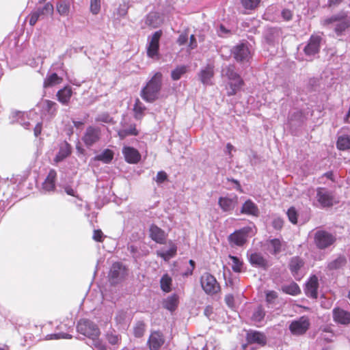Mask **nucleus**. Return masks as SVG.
Masks as SVG:
<instances>
[{"label":"nucleus","mask_w":350,"mask_h":350,"mask_svg":"<svg viewBox=\"0 0 350 350\" xmlns=\"http://www.w3.org/2000/svg\"><path fill=\"white\" fill-rule=\"evenodd\" d=\"M282 16L286 21H290L292 18L293 14L290 10L284 9L282 12Z\"/></svg>","instance_id":"obj_63"},{"label":"nucleus","mask_w":350,"mask_h":350,"mask_svg":"<svg viewBox=\"0 0 350 350\" xmlns=\"http://www.w3.org/2000/svg\"><path fill=\"white\" fill-rule=\"evenodd\" d=\"M122 153L125 160L129 163H137L141 159V155L137 150L134 148L126 146L122 149Z\"/></svg>","instance_id":"obj_19"},{"label":"nucleus","mask_w":350,"mask_h":350,"mask_svg":"<svg viewBox=\"0 0 350 350\" xmlns=\"http://www.w3.org/2000/svg\"><path fill=\"white\" fill-rule=\"evenodd\" d=\"M100 10V0H90V11L93 14H97Z\"/></svg>","instance_id":"obj_51"},{"label":"nucleus","mask_w":350,"mask_h":350,"mask_svg":"<svg viewBox=\"0 0 350 350\" xmlns=\"http://www.w3.org/2000/svg\"><path fill=\"white\" fill-rule=\"evenodd\" d=\"M167 178V174L163 171L157 173L155 180L157 183H162Z\"/></svg>","instance_id":"obj_58"},{"label":"nucleus","mask_w":350,"mask_h":350,"mask_svg":"<svg viewBox=\"0 0 350 350\" xmlns=\"http://www.w3.org/2000/svg\"><path fill=\"white\" fill-rule=\"evenodd\" d=\"M247 257L253 267L266 270L269 266L268 260L260 252H248Z\"/></svg>","instance_id":"obj_15"},{"label":"nucleus","mask_w":350,"mask_h":350,"mask_svg":"<svg viewBox=\"0 0 350 350\" xmlns=\"http://www.w3.org/2000/svg\"><path fill=\"white\" fill-rule=\"evenodd\" d=\"M126 318V312L123 310H120L117 312L115 319L118 324H122L124 323Z\"/></svg>","instance_id":"obj_54"},{"label":"nucleus","mask_w":350,"mask_h":350,"mask_svg":"<svg viewBox=\"0 0 350 350\" xmlns=\"http://www.w3.org/2000/svg\"><path fill=\"white\" fill-rule=\"evenodd\" d=\"M178 303V297L176 295H173L164 299L163 306L165 309L172 312L177 308Z\"/></svg>","instance_id":"obj_29"},{"label":"nucleus","mask_w":350,"mask_h":350,"mask_svg":"<svg viewBox=\"0 0 350 350\" xmlns=\"http://www.w3.org/2000/svg\"><path fill=\"white\" fill-rule=\"evenodd\" d=\"M188 40V34L187 32L182 33L177 39V43L181 46L184 45Z\"/></svg>","instance_id":"obj_59"},{"label":"nucleus","mask_w":350,"mask_h":350,"mask_svg":"<svg viewBox=\"0 0 350 350\" xmlns=\"http://www.w3.org/2000/svg\"><path fill=\"white\" fill-rule=\"evenodd\" d=\"M250 228H243L241 229L235 230L233 233L228 237V241L231 247H242L247 241L248 234Z\"/></svg>","instance_id":"obj_10"},{"label":"nucleus","mask_w":350,"mask_h":350,"mask_svg":"<svg viewBox=\"0 0 350 350\" xmlns=\"http://www.w3.org/2000/svg\"><path fill=\"white\" fill-rule=\"evenodd\" d=\"M62 82V78L59 77L56 73H53L45 78L43 86L46 88L59 84Z\"/></svg>","instance_id":"obj_30"},{"label":"nucleus","mask_w":350,"mask_h":350,"mask_svg":"<svg viewBox=\"0 0 350 350\" xmlns=\"http://www.w3.org/2000/svg\"><path fill=\"white\" fill-rule=\"evenodd\" d=\"M70 6L66 2H59L57 4V11L63 16H67L69 13Z\"/></svg>","instance_id":"obj_48"},{"label":"nucleus","mask_w":350,"mask_h":350,"mask_svg":"<svg viewBox=\"0 0 350 350\" xmlns=\"http://www.w3.org/2000/svg\"><path fill=\"white\" fill-rule=\"evenodd\" d=\"M333 23H336L335 32L337 35H340L350 27V18L348 17L347 12L341 11L321 21V24L323 26H327Z\"/></svg>","instance_id":"obj_3"},{"label":"nucleus","mask_w":350,"mask_h":350,"mask_svg":"<svg viewBox=\"0 0 350 350\" xmlns=\"http://www.w3.org/2000/svg\"><path fill=\"white\" fill-rule=\"evenodd\" d=\"M231 53L238 62H247L251 57V52L247 42H241L235 45L231 50Z\"/></svg>","instance_id":"obj_11"},{"label":"nucleus","mask_w":350,"mask_h":350,"mask_svg":"<svg viewBox=\"0 0 350 350\" xmlns=\"http://www.w3.org/2000/svg\"><path fill=\"white\" fill-rule=\"evenodd\" d=\"M161 288L166 293L171 291L172 278L167 275L165 274L162 276L160 280Z\"/></svg>","instance_id":"obj_41"},{"label":"nucleus","mask_w":350,"mask_h":350,"mask_svg":"<svg viewBox=\"0 0 350 350\" xmlns=\"http://www.w3.org/2000/svg\"><path fill=\"white\" fill-rule=\"evenodd\" d=\"M319 288L318 278L316 275H312L310 278L309 280L306 285V294L307 296L312 298H317V289Z\"/></svg>","instance_id":"obj_17"},{"label":"nucleus","mask_w":350,"mask_h":350,"mask_svg":"<svg viewBox=\"0 0 350 350\" xmlns=\"http://www.w3.org/2000/svg\"><path fill=\"white\" fill-rule=\"evenodd\" d=\"M70 154V149L68 144L65 145L64 147H62L58 152V154L56 155L54 161L57 163L63 159H64L66 157H67Z\"/></svg>","instance_id":"obj_42"},{"label":"nucleus","mask_w":350,"mask_h":350,"mask_svg":"<svg viewBox=\"0 0 350 350\" xmlns=\"http://www.w3.org/2000/svg\"><path fill=\"white\" fill-rule=\"evenodd\" d=\"M29 25L31 26H34L37 23L38 20L40 18L39 12H32L29 15Z\"/></svg>","instance_id":"obj_57"},{"label":"nucleus","mask_w":350,"mask_h":350,"mask_svg":"<svg viewBox=\"0 0 350 350\" xmlns=\"http://www.w3.org/2000/svg\"><path fill=\"white\" fill-rule=\"evenodd\" d=\"M310 327V319L307 316L300 317L291 322L288 329L295 336H301L306 333Z\"/></svg>","instance_id":"obj_7"},{"label":"nucleus","mask_w":350,"mask_h":350,"mask_svg":"<svg viewBox=\"0 0 350 350\" xmlns=\"http://www.w3.org/2000/svg\"><path fill=\"white\" fill-rule=\"evenodd\" d=\"M247 340L249 343H256L264 346L267 343V337L265 334L258 331H250L247 334Z\"/></svg>","instance_id":"obj_21"},{"label":"nucleus","mask_w":350,"mask_h":350,"mask_svg":"<svg viewBox=\"0 0 350 350\" xmlns=\"http://www.w3.org/2000/svg\"><path fill=\"white\" fill-rule=\"evenodd\" d=\"M322 38L319 35H312L308 44L304 49V53L307 56H314L317 54L320 50V45Z\"/></svg>","instance_id":"obj_13"},{"label":"nucleus","mask_w":350,"mask_h":350,"mask_svg":"<svg viewBox=\"0 0 350 350\" xmlns=\"http://www.w3.org/2000/svg\"><path fill=\"white\" fill-rule=\"evenodd\" d=\"M316 198L321 206L323 208L331 207L336 203L333 193L325 188H317Z\"/></svg>","instance_id":"obj_12"},{"label":"nucleus","mask_w":350,"mask_h":350,"mask_svg":"<svg viewBox=\"0 0 350 350\" xmlns=\"http://www.w3.org/2000/svg\"><path fill=\"white\" fill-rule=\"evenodd\" d=\"M221 75L229 81L230 90L228 95H235L244 83L241 76L237 72L235 66L230 64L223 68Z\"/></svg>","instance_id":"obj_2"},{"label":"nucleus","mask_w":350,"mask_h":350,"mask_svg":"<svg viewBox=\"0 0 350 350\" xmlns=\"http://www.w3.org/2000/svg\"><path fill=\"white\" fill-rule=\"evenodd\" d=\"M200 284L204 292L210 295H215L221 290L220 285L216 278L207 272L201 276Z\"/></svg>","instance_id":"obj_5"},{"label":"nucleus","mask_w":350,"mask_h":350,"mask_svg":"<svg viewBox=\"0 0 350 350\" xmlns=\"http://www.w3.org/2000/svg\"><path fill=\"white\" fill-rule=\"evenodd\" d=\"M218 204L224 211H231L237 205V197L235 196L232 198L228 197H220L219 198Z\"/></svg>","instance_id":"obj_22"},{"label":"nucleus","mask_w":350,"mask_h":350,"mask_svg":"<svg viewBox=\"0 0 350 350\" xmlns=\"http://www.w3.org/2000/svg\"><path fill=\"white\" fill-rule=\"evenodd\" d=\"M120 139H124L129 135H137L138 132L135 128V125H131L129 129H121L118 132Z\"/></svg>","instance_id":"obj_39"},{"label":"nucleus","mask_w":350,"mask_h":350,"mask_svg":"<svg viewBox=\"0 0 350 350\" xmlns=\"http://www.w3.org/2000/svg\"><path fill=\"white\" fill-rule=\"evenodd\" d=\"M106 338L108 340V342L111 345L118 344L120 340L119 336L113 333H107L106 335Z\"/></svg>","instance_id":"obj_55"},{"label":"nucleus","mask_w":350,"mask_h":350,"mask_svg":"<svg viewBox=\"0 0 350 350\" xmlns=\"http://www.w3.org/2000/svg\"><path fill=\"white\" fill-rule=\"evenodd\" d=\"M229 258L232 260L231 267L233 271L239 273L241 272L243 266V262L239 258L234 256L229 255Z\"/></svg>","instance_id":"obj_43"},{"label":"nucleus","mask_w":350,"mask_h":350,"mask_svg":"<svg viewBox=\"0 0 350 350\" xmlns=\"http://www.w3.org/2000/svg\"><path fill=\"white\" fill-rule=\"evenodd\" d=\"M148 342L150 350H157L163 344L164 340L160 332H154L150 334Z\"/></svg>","instance_id":"obj_24"},{"label":"nucleus","mask_w":350,"mask_h":350,"mask_svg":"<svg viewBox=\"0 0 350 350\" xmlns=\"http://www.w3.org/2000/svg\"><path fill=\"white\" fill-rule=\"evenodd\" d=\"M304 262L300 257L294 256L291 258L288 264V267L291 274L295 279L299 280L302 277L300 271L301 268L304 267Z\"/></svg>","instance_id":"obj_16"},{"label":"nucleus","mask_w":350,"mask_h":350,"mask_svg":"<svg viewBox=\"0 0 350 350\" xmlns=\"http://www.w3.org/2000/svg\"><path fill=\"white\" fill-rule=\"evenodd\" d=\"M198 46L197 41L194 35H191L189 37V43L188 47L189 49L192 50L196 49Z\"/></svg>","instance_id":"obj_64"},{"label":"nucleus","mask_w":350,"mask_h":350,"mask_svg":"<svg viewBox=\"0 0 350 350\" xmlns=\"http://www.w3.org/2000/svg\"><path fill=\"white\" fill-rule=\"evenodd\" d=\"M225 302L230 308H233L234 306V297L231 294H228L225 297Z\"/></svg>","instance_id":"obj_62"},{"label":"nucleus","mask_w":350,"mask_h":350,"mask_svg":"<svg viewBox=\"0 0 350 350\" xmlns=\"http://www.w3.org/2000/svg\"><path fill=\"white\" fill-rule=\"evenodd\" d=\"M337 148L340 150L350 149V135H342L338 138Z\"/></svg>","instance_id":"obj_35"},{"label":"nucleus","mask_w":350,"mask_h":350,"mask_svg":"<svg viewBox=\"0 0 350 350\" xmlns=\"http://www.w3.org/2000/svg\"><path fill=\"white\" fill-rule=\"evenodd\" d=\"M333 318L338 323L347 325L350 323V312L340 308H334Z\"/></svg>","instance_id":"obj_18"},{"label":"nucleus","mask_w":350,"mask_h":350,"mask_svg":"<svg viewBox=\"0 0 350 350\" xmlns=\"http://www.w3.org/2000/svg\"><path fill=\"white\" fill-rule=\"evenodd\" d=\"M289 221L293 224L297 223V213L294 207H291L287 211Z\"/></svg>","instance_id":"obj_50"},{"label":"nucleus","mask_w":350,"mask_h":350,"mask_svg":"<svg viewBox=\"0 0 350 350\" xmlns=\"http://www.w3.org/2000/svg\"><path fill=\"white\" fill-rule=\"evenodd\" d=\"M102 136L101 129L98 126H89L81 138L86 147L89 148L100 141Z\"/></svg>","instance_id":"obj_9"},{"label":"nucleus","mask_w":350,"mask_h":350,"mask_svg":"<svg viewBox=\"0 0 350 350\" xmlns=\"http://www.w3.org/2000/svg\"><path fill=\"white\" fill-rule=\"evenodd\" d=\"M146 329V325L143 321H139L136 323L133 329V333L135 337H142Z\"/></svg>","instance_id":"obj_44"},{"label":"nucleus","mask_w":350,"mask_h":350,"mask_svg":"<svg viewBox=\"0 0 350 350\" xmlns=\"http://www.w3.org/2000/svg\"><path fill=\"white\" fill-rule=\"evenodd\" d=\"M162 36V31H155L151 36L148 46L147 47V55L150 58H154L158 56L159 49V40Z\"/></svg>","instance_id":"obj_14"},{"label":"nucleus","mask_w":350,"mask_h":350,"mask_svg":"<svg viewBox=\"0 0 350 350\" xmlns=\"http://www.w3.org/2000/svg\"><path fill=\"white\" fill-rule=\"evenodd\" d=\"M56 172L54 170H51L49 172V174L45 179L44 182L42 184V188L45 191H53L55 188V178H56Z\"/></svg>","instance_id":"obj_28"},{"label":"nucleus","mask_w":350,"mask_h":350,"mask_svg":"<svg viewBox=\"0 0 350 350\" xmlns=\"http://www.w3.org/2000/svg\"><path fill=\"white\" fill-rule=\"evenodd\" d=\"M265 311L262 306H258L254 310L252 320L256 323H259L263 320L265 316Z\"/></svg>","instance_id":"obj_40"},{"label":"nucleus","mask_w":350,"mask_h":350,"mask_svg":"<svg viewBox=\"0 0 350 350\" xmlns=\"http://www.w3.org/2000/svg\"><path fill=\"white\" fill-rule=\"evenodd\" d=\"M347 262V259L343 256H339L335 260L331 261L327 265L329 270H336L342 267Z\"/></svg>","instance_id":"obj_33"},{"label":"nucleus","mask_w":350,"mask_h":350,"mask_svg":"<svg viewBox=\"0 0 350 350\" xmlns=\"http://www.w3.org/2000/svg\"><path fill=\"white\" fill-rule=\"evenodd\" d=\"M53 10V5L51 3H46L42 8H39L34 12H39L40 17H44L46 16L52 15Z\"/></svg>","instance_id":"obj_38"},{"label":"nucleus","mask_w":350,"mask_h":350,"mask_svg":"<svg viewBox=\"0 0 350 350\" xmlns=\"http://www.w3.org/2000/svg\"><path fill=\"white\" fill-rule=\"evenodd\" d=\"M72 95V91L70 86H66L59 90L56 94L58 101L65 105L69 103Z\"/></svg>","instance_id":"obj_25"},{"label":"nucleus","mask_w":350,"mask_h":350,"mask_svg":"<svg viewBox=\"0 0 350 350\" xmlns=\"http://www.w3.org/2000/svg\"><path fill=\"white\" fill-rule=\"evenodd\" d=\"M77 331L79 333L89 338L99 337L100 330L98 326L88 319H81L78 322Z\"/></svg>","instance_id":"obj_8"},{"label":"nucleus","mask_w":350,"mask_h":350,"mask_svg":"<svg viewBox=\"0 0 350 350\" xmlns=\"http://www.w3.org/2000/svg\"><path fill=\"white\" fill-rule=\"evenodd\" d=\"M214 76V66L208 64L204 69L201 70L199 77L201 82L204 85H211V79Z\"/></svg>","instance_id":"obj_23"},{"label":"nucleus","mask_w":350,"mask_h":350,"mask_svg":"<svg viewBox=\"0 0 350 350\" xmlns=\"http://www.w3.org/2000/svg\"><path fill=\"white\" fill-rule=\"evenodd\" d=\"M95 120L98 122H104L107 124H113L114 122L113 118H111L107 113H103L98 115Z\"/></svg>","instance_id":"obj_47"},{"label":"nucleus","mask_w":350,"mask_h":350,"mask_svg":"<svg viewBox=\"0 0 350 350\" xmlns=\"http://www.w3.org/2000/svg\"><path fill=\"white\" fill-rule=\"evenodd\" d=\"M280 30L277 28H268L266 30L265 37L269 43L273 42L280 37Z\"/></svg>","instance_id":"obj_34"},{"label":"nucleus","mask_w":350,"mask_h":350,"mask_svg":"<svg viewBox=\"0 0 350 350\" xmlns=\"http://www.w3.org/2000/svg\"><path fill=\"white\" fill-rule=\"evenodd\" d=\"M150 237L153 241L160 244L164 243L166 239L164 230L154 224L150 227Z\"/></svg>","instance_id":"obj_20"},{"label":"nucleus","mask_w":350,"mask_h":350,"mask_svg":"<svg viewBox=\"0 0 350 350\" xmlns=\"http://www.w3.org/2000/svg\"><path fill=\"white\" fill-rule=\"evenodd\" d=\"M188 71V66L185 65H180L176 66L171 72V77L173 81L179 80L183 75Z\"/></svg>","instance_id":"obj_31"},{"label":"nucleus","mask_w":350,"mask_h":350,"mask_svg":"<svg viewBox=\"0 0 350 350\" xmlns=\"http://www.w3.org/2000/svg\"><path fill=\"white\" fill-rule=\"evenodd\" d=\"M127 10L128 5L126 3L120 4L118 9V14L121 16H124L126 14Z\"/></svg>","instance_id":"obj_61"},{"label":"nucleus","mask_w":350,"mask_h":350,"mask_svg":"<svg viewBox=\"0 0 350 350\" xmlns=\"http://www.w3.org/2000/svg\"><path fill=\"white\" fill-rule=\"evenodd\" d=\"M176 252V247L172 246L169 250L163 252L158 251L157 255L161 258H163L165 260H169L170 258L173 257Z\"/></svg>","instance_id":"obj_45"},{"label":"nucleus","mask_w":350,"mask_h":350,"mask_svg":"<svg viewBox=\"0 0 350 350\" xmlns=\"http://www.w3.org/2000/svg\"><path fill=\"white\" fill-rule=\"evenodd\" d=\"M260 0H241V4L247 10H254L258 7Z\"/></svg>","instance_id":"obj_46"},{"label":"nucleus","mask_w":350,"mask_h":350,"mask_svg":"<svg viewBox=\"0 0 350 350\" xmlns=\"http://www.w3.org/2000/svg\"><path fill=\"white\" fill-rule=\"evenodd\" d=\"M145 109V106L142 103L139 98H137L133 107L135 118L138 120L141 119L144 115V111Z\"/></svg>","instance_id":"obj_37"},{"label":"nucleus","mask_w":350,"mask_h":350,"mask_svg":"<svg viewBox=\"0 0 350 350\" xmlns=\"http://www.w3.org/2000/svg\"><path fill=\"white\" fill-rule=\"evenodd\" d=\"M42 111L44 113L53 117L55 116L57 112V104L56 103L50 100H44L40 103Z\"/></svg>","instance_id":"obj_26"},{"label":"nucleus","mask_w":350,"mask_h":350,"mask_svg":"<svg viewBox=\"0 0 350 350\" xmlns=\"http://www.w3.org/2000/svg\"><path fill=\"white\" fill-rule=\"evenodd\" d=\"M336 241L335 235L324 230H317L314 234V243L319 250L328 248L334 245Z\"/></svg>","instance_id":"obj_4"},{"label":"nucleus","mask_w":350,"mask_h":350,"mask_svg":"<svg viewBox=\"0 0 350 350\" xmlns=\"http://www.w3.org/2000/svg\"><path fill=\"white\" fill-rule=\"evenodd\" d=\"M90 339L92 341V345L96 350H106L105 345L99 340L98 337L91 338Z\"/></svg>","instance_id":"obj_52"},{"label":"nucleus","mask_w":350,"mask_h":350,"mask_svg":"<svg viewBox=\"0 0 350 350\" xmlns=\"http://www.w3.org/2000/svg\"><path fill=\"white\" fill-rule=\"evenodd\" d=\"M269 243H270L271 248H272V251H271L272 254L275 255V254H278L279 252H280L282 245H281V242L279 239H271L269 241Z\"/></svg>","instance_id":"obj_49"},{"label":"nucleus","mask_w":350,"mask_h":350,"mask_svg":"<svg viewBox=\"0 0 350 350\" xmlns=\"http://www.w3.org/2000/svg\"><path fill=\"white\" fill-rule=\"evenodd\" d=\"M113 158V152L109 149H105L102 153L96 155L94 159L100 161L104 163H109Z\"/></svg>","instance_id":"obj_32"},{"label":"nucleus","mask_w":350,"mask_h":350,"mask_svg":"<svg viewBox=\"0 0 350 350\" xmlns=\"http://www.w3.org/2000/svg\"><path fill=\"white\" fill-rule=\"evenodd\" d=\"M241 213L258 216L259 210L257 206L251 200H247L243 204Z\"/></svg>","instance_id":"obj_27"},{"label":"nucleus","mask_w":350,"mask_h":350,"mask_svg":"<svg viewBox=\"0 0 350 350\" xmlns=\"http://www.w3.org/2000/svg\"><path fill=\"white\" fill-rule=\"evenodd\" d=\"M282 290L283 292L292 295H298L301 291L299 286L293 282L289 284L282 286Z\"/></svg>","instance_id":"obj_36"},{"label":"nucleus","mask_w":350,"mask_h":350,"mask_svg":"<svg viewBox=\"0 0 350 350\" xmlns=\"http://www.w3.org/2000/svg\"><path fill=\"white\" fill-rule=\"evenodd\" d=\"M48 339H59V338H72V336L68 334H64V333H59V334H51L50 336H47Z\"/></svg>","instance_id":"obj_56"},{"label":"nucleus","mask_w":350,"mask_h":350,"mask_svg":"<svg viewBox=\"0 0 350 350\" xmlns=\"http://www.w3.org/2000/svg\"><path fill=\"white\" fill-rule=\"evenodd\" d=\"M283 220L280 218H275L273 220L272 225L273 228L276 230H280L283 226Z\"/></svg>","instance_id":"obj_60"},{"label":"nucleus","mask_w":350,"mask_h":350,"mask_svg":"<svg viewBox=\"0 0 350 350\" xmlns=\"http://www.w3.org/2000/svg\"><path fill=\"white\" fill-rule=\"evenodd\" d=\"M128 275V269L120 262L112 265L109 274V281L111 284H117L122 282Z\"/></svg>","instance_id":"obj_6"},{"label":"nucleus","mask_w":350,"mask_h":350,"mask_svg":"<svg viewBox=\"0 0 350 350\" xmlns=\"http://www.w3.org/2000/svg\"><path fill=\"white\" fill-rule=\"evenodd\" d=\"M163 75L160 72L154 73L152 77L147 82L145 87L142 88L140 96L145 101L153 103L159 97L162 88Z\"/></svg>","instance_id":"obj_1"},{"label":"nucleus","mask_w":350,"mask_h":350,"mask_svg":"<svg viewBox=\"0 0 350 350\" xmlns=\"http://www.w3.org/2000/svg\"><path fill=\"white\" fill-rule=\"evenodd\" d=\"M278 297V294L275 291H270L266 293V301L269 304H274Z\"/></svg>","instance_id":"obj_53"}]
</instances>
